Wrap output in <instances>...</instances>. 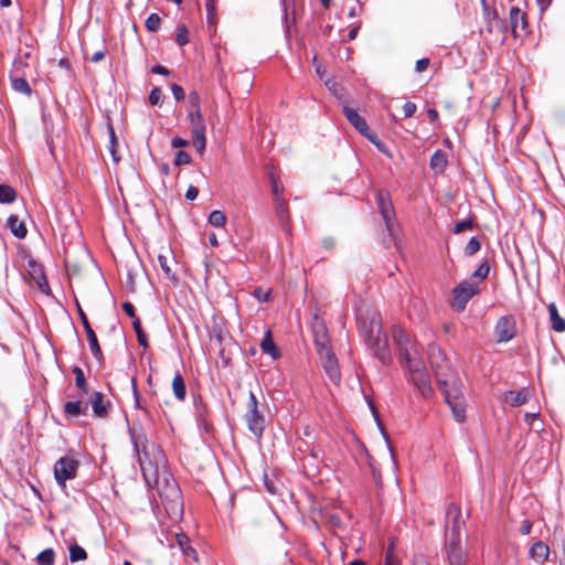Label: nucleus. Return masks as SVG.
Returning a JSON list of instances; mask_svg holds the SVG:
<instances>
[{
	"label": "nucleus",
	"instance_id": "f257e3e1",
	"mask_svg": "<svg viewBox=\"0 0 565 565\" xmlns=\"http://www.w3.org/2000/svg\"><path fill=\"white\" fill-rule=\"evenodd\" d=\"M392 337L398 351L399 362L408 372L409 380L417 387L423 397H429L433 393V388L417 342L399 327L393 328Z\"/></svg>",
	"mask_w": 565,
	"mask_h": 565
},
{
	"label": "nucleus",
	"instance_id": "f03ea898",
	"mask_svg": "<svg viewBox=\"0 0 565 565\" xmlns=\"http://www.w3.org/2000/svg\"><path fill=\"white\" fill-rule=\"evenodd\" d=\"M138 441L135 440V448L138 452L139 465L142 476L148 486H157L161 476H166V456L163 451L154 444L145 445L142 451H139Z\"/></svg>",
	"mask_w": 565,
	"mask_h": 565
},
{
	"label": "nucleus",
	"instance_id": "7ed1b4c3",
	"mask_svg": "<svg viewBox=\"0 0 565 565\" xmlns=\"http://www.w3.org/2000/svg\"><path fill=\"white\" fill-rule=\"evenodd\" d=\"M188 102L190 105L188 118L191 125L192 142L196 151L202 153L206 147V137L198 94L195 92L190 93Z\"/></svg>",
	"mask_w": 565,
	"mask_h": 565
},
{
	"label": "nucleus",
	"instance_id": "20e7f679",
	"mask_svg": "<svg viewBox=\"0 0 565 565\" xmlns=\"http://www.w3.org/2000/svg\"><path fill=\"white\" fill-rule=\"evenodd\" d=\"M428 360L439 387L449 385V383H455L459 380L449 360L445 356V353L439 347L434 344L428 347Z\"/></svg>",
	"mask_w": 565,
	"mask_h": 565
},
{
	"label": "nucleus",
	"instance_id": "39448f33",
	"mask_svg": "<svg viewBox=\"0 0 565 565\" xmlns=\"http://www.w3.org/2000/svg\"><path fill=\"white\" fill-rule=\"evenodd\" d=\"M440 390L444 393L445 401L449 405L454 418L458 423H462L466 419V399L461 391V382L457 380L455 383L441 386Z\"/></svg>",
	"mask_w": 565,
	"mask_h": 565
},
{
	"label": "nucleus",
	"instance_id": "423d86ee",
	"mask_svg": "<svg viewBox=\"0 0 565 565\" xmlns=\"http://www.w3.org/2000/svg\"><path fill=\"white\" fill-rule=\"evenodd\" d=\"M479 291L478 284L468 280L460 281L451 291L450 307L457 312L463 311L469 300Z\"/></svg>",
	"mask_w": 565,
	"mask_h": 565
},
{
	"label": "nucleus",
	"instance_id": "0eeeda50",
	"mask_svg": "<svg viewBox=\"0 0 565 565\" xmlns=\"http://www.w3.org/2000/svg\"><path fill=\"white\" fill-rule=\"evenodd\" d=\"M79 461L73 455L61 457L54 465V478L56 483L65 488L66 481L76 478Z\"/></svg>",
	"mask_w": 565,
	"mask_h": 565
},
{
	"label": "nucleus",
	"instance_id": "6e6552de",
	"mask_svg": "<svg viewBox=\"0 0 565 565\" xmlns=\"http://www.w3.org/2000/svg\"><path fill=\"white\" fill-rule=\"evenodd\" d=\"M248 411L245 415V419L249 430L256 436L260 437L265 428V419L258 412V402L253 392L249 393L247 403Z\"/></svg>",
	"mask_w": 565,
	"mask_h": 565
},
{
	"label": "nucleus",
	"instance_id": "1a4fd4ad",
	"mask_svg": "<svg viewBox=\"0 0 565 565\" xmlns=\"http://www.w3.org/2000/svg\"><path fill=\"white\" fill-rule=\"evenodd\" d=\"M446 552L449 565H466V554L461 548L459 533L455 527L451 530V536L447 540Z\"/></svg>",
	"mask_w": 565,
	"mask_h": 565
},
{
	"label": "nucleus",
	"instance_id": "9d476101",
	"mask_svg": "<svg viewBox=\"0 0 565 565\" xmlns=\"http://www.w3.org/2000/svg\"><path fill=\"white\" fill-rule=\"evenodd\" d=\"M376 202L388 233L393 234V221L395 212L388 193L385 191H379L376 194Z\"/></svg>",
	"mask_w": 565,
	"mask_h": 565
},
{
	"label": "nucleus",
	"instance_id": "9b49d317",
	"mask_svg": "<svg viewBox=\"0 0 565 565\" xmlns=\"http://www.w3.org/2000/svg\"><path fill=\"white\" fill-rule=\"evenodd\" d=\"M322 366L328 375V377L333 383H339L341 380V373L338 364V360L332 350L327 352L319 353Z\"/></svg>",
	"mask_w": 565,
	"mask_h": 565
},
{
	"label": "nucleus",
	"instance_id": "f8f14e48",
	"mask_svg": "<svg viewBox=\"0 0 565 565\" xmlns=\"http://www.w3.org/2000/svg\"><path fill=\"white\" fill-rule=\"evenodd\" d=\"M495 335L498 342H508L516 334L515 322L512 318L501 317L495 324Z\"/></svg>",
	"mask_w": 565,
	"mask_h": 565
},
{
	"label": "nucleus",
	"instance_id": "ddd939ff",
	"mask_svg": "<svg viewBox=\"0 0 565 565\" xmlns=\"http://www.w3.org/2000/svg\"><path fill=\"white\" fill-rule=\"evenodd\" d=\"M78 315H79L82 324L85 329V332H86V335L88 339L89 350H90L92 354L98 361H100L103 358V353H102V349H100L98 340H97V335H96L95 331L93 330V328L90 327L89 321L82 308H78Z\"/></svg>",
	"mask_w": 565,
	"mask_h": 565
},
{
	"label": "nucleus",
	"instance_id": "4468645a",
	"mask_svg": "<svg viewBox=\"0 0 565 565\" xmlns=\"http://www.w3.org/2000/svg\"><path fill=\"white\" fill-rule=\"evenodd\" d=\"M31 55L29 52L19 53L13 61L11 75L31 76L32 70L29 64Z\"/></svg>",
	"mask_w": 565,
	"mask_h": 565
},
{
	"label": "nucleus",
	"instance_id": "2eb2a0df",
	"mask_svg": "<svg viewBox=\"0 0 565 565\" xmlns=\"http://www.w3.org/2000/svg\"><path fill=\"white\" fill-rule=\"evenodd\" d=\"M177 545L185 557L192 558L198 562V553L191 546L190 539L184 533H177L173 545Z\"/></svg>",
	"mask_w": 565,
	"mask_h": 565
},
{
	"label": "nucleus",
	"instance_id": "dca6fc26",
	"mask_svg": "<svg viewBox=\"0 0 565 565\" xmlns=\"http://www.w3.org/2000/svg\"><path fill=\"white\" fill-rule=\"evenodd\" d=\"M315 344L319 353L327 352L331 350L330 341L326 332V328L322 323H317L315 326Z\"/></svg>",
	"mask_w": 565,
	"mask_h": 565
},
{
	"label": "nucleus",
	"instance_id": "f3484780",
	"mask_svg": "<svg viewBox=\"0 0 565 565\" xmlns=\"http://www.w3.org/2000/svg\"><path fill=\"white\" fill-rule=\"evenodd\" d=\"M158 262H159V266H160V269L162 271L163 278L175 285L178 282V278H177L175 273H174V270L172 268L175 265L174 259L173 258H168L164 255H159L158 256Z\"/></svg>",
	"mask_w": 565,
	"mask_h": 565
},
{
	"label": "nucleus",
	"instance_id": "a211bd4d",
	"mask_svg": "<svg viewBox=\"0 0 565 565\" xmlns=\"http://www.w3.org/2000/svg\"><path fill=\"white\" fill-rule=\"evenodd\" d=\"M529 556L537 563H543L550 556V547L542 541L534 542L529 550Z\"/></svg>",
	"mask_w": 565,
	"mask_h": 565
},
{
	"label": "nucleus",
	"instance_id": "6ab92c4d",
	"mask_svg": "<svg viewBox=\"0 0 565 565\" xmlns=\"http://www.w3.org/2000/svg\"><path fill=\"white\" fill-rule=\"evenodd\" d=\"M343 113L347 117V119L350 121V124L360 132H364V131H367V124L366 121L364 120V118H362L358 113L356 110L348 107V106H344L343 107Z\"/></svg>",
	"mask_w": 565,
	"mask_h": 565
},
{
	"label": "nucleus",
	"instance_id": "aec40b11",
	"mask_svg": "<svg viewBox=\"0 0 565 565\" xmlns=\"http://www.w3.org/2000/svg\"><path fill=\"white\" fill-rule=\"evenodd\" d=\"M29 76H21V75H11L10 74V81H11V87L14 92L23 94L25 96H30L32 94V89L28 83Z\"/></svg>",
	"mask_w": 565,
	"mask_h": 565
},
{
	"label": "nucleus",
	"instance_id": "412c9836",
	"mask_svg": "<svg viewBox=\"0 0 565 565\" xmlns=\"http://www.w3.org/2000/svg\"><path fill=\"white\" fill-rule=\"evenodd\" d=\"M551 327L556 332L565 331V320L558 315L557 307L554 302H551L547 306Z\"/></svg>",
	"mask_w": 565,
	"mask_h": 565
},
{
	"label": "nucleus",
	"instance_id": "4be33fe9",
	"mask_svg": "<svg viewBox=\"0 0 565 565\" xmlns=\"http://www.w3.org/2000/svg\"><path fill=\"white\" fill-rule=\"evenodd\" d=\"M379 360L386 364L391 362V352L388 350L387 338L384 337L381 341L374 342L371 348Z\"/></svg>",
	"mask_w": 565,
	"mask_h": 565
},
{
	"label": "nucleus",
	"instance_id": "5701e85b",
	"mask_svg": "<svg viewBox=\"0 0 565 565\" xmlns=\"http://www.w3.org/2000/svg\"><path fill=\"white\" fill-rule=\"evenodd\" d=\"M385 335L379 321H372L365 335V341L370 348L374 342L381 341Z\"/></svg>",
	"mask_w": 565,
	"mask_h": 565
},
{
	"label": "nucleus",
	"instance_id": "b1692460",
	"mask_svg": "<svg viewBox=\"0 0 565 565\" xmlns=\"http://www.w3.org/2000/svg\"><path fill=\"white\" fill-rule=\"evenodd\" d=\"M7 225L11 233L18 238H24L28 234L24 223L21 222L17 215L11 214L7 220Z\"/></svg>",
	"mask_w": 565,
	"mask_h": 565
},
{
	"label": "nucleus",
	"instance_id": "393cba45",
	"mask_svg": "<svg viewBox=\"0 0 565 565\" xmlns=\"http://www.w3.org/2000/svg\"><path fill=\"white\" fill-rule=\"evenodd\" d=\"M510 23L515 36L518 35L519 29L523 30L525 28L524 14L516 7H513L510 10Z\"/></svg>",
	"mask_w": 565,
	"mask_h": 565
},
{
	"label": "nucleus",
	"instance_id": "a878e982",
	"mask_svg": "<svg viewBox=\"0 0 565 565\" xmlns=\"http://www.w3.org/2000/svg\"><path fill=\"white\" fill-rule=\"evenodd\" d=\"M529 401V394L525 390L522 391H509L505 394V402L511 406H521Z\"/></svg>",
	"mask_w": 565,
	"mask_h": 565
},
{
	"label": "nucleus",
	"instance_id": "bb28decb",
	"mask_svg": "<svg viewBox=\"0 0 565 565\" xmlns=\"http://www.w3.org/2000/svg\"><path fill=\"white\" fill-rule=\"evenodd\" d=\"M90 403H92L94 415L96 417H105L107 415V405L104 401V396L102 393H99V392L94 393V395L92 396Z\"/></svg>",
	"mask_w": 565,
	"mask_h": 565
},
{
	"label": "nucleus",
	"instance_id": "cd10ccee",
	"mask_svg": "<svg viewBox=\"0 0 565 565\" xmlns=\"http://www.w3.org/2000/svg\"><path fill=\"white\" fill-rule=\"evenodd\" d=\"M260 348L264 353L270 355L273 359L279 358V352L276 348V344L274 343V340L271 338V333L269 330L265 333V337L260 343Z\"/></svg>",
	"mask_w": 565,
	"mask_h": 565
},
{
	"label": "nucleus",
	"instance_id": "c85d7f7f",
	"mask_svg": "<svg viewBox=\"0 0 565 565\" xmlns=\"http://www.w3.org/2000/svg\"><path fill=\"white\" fill-rule=\"evenodd\" d=\"M87 409V405L83 404L81 401L66 402L64 405V411L70 416H78L85 414Z\"/></svg>",
	"mask_w": 565,
	"mask_h": 565
},
{
	"label": "nucleus",
	"instance_id": "c756f323",
	"mask_svg": "<svg viewBox=\"0 0 565 565\" xmlns=\"http://www.w3.org/2000/svg\"><path fill=\"white\" fill-rule=\"evenodd\" d=\"M172 390H173L174 396L179 401H183L185 398L186 390H185L184 380L181 376V374H179V373L175 374L172 380Z\"/></svg>",
	"mask_w": 565,
	"mask_h": 565
},
{
	"label": "nucleus",
	"instance_id": "7c9ffc66",
	"mask_svg": "<svg viewBox=\"0 0 565 565\" xmlns=\"http://www.w3.org/2000/svg\"><path fill=\"white\" fill-rule=\"evenodd\" d=\"M447 166V157L441 150H437L430 158V167L435 171H443Z\"/></svg>",
	"mask_w": 565,
	"mask_h": 565
},
{
	"label": "nucleus",
	"instance_id": "2f4dec72",
	"mask_svg": "<svg viewBox=\"0 0 565 565\" xmlns=\"http://www.w3.org/2000/svg\"><path fill=\"white\" fill-rule=\"evenodd\" d=\"M226 215L224 212L214 210L210 213L207 222L214 227H224L226 224Z\"/></svg>",
	"mask_w": 565,
	"mask_h": 565
},
{
	"label": "nucleus",
	"instance_id": "473e14b6",
	"mask_svg": "<svg viewBox=\"0 0 565 565\" xmlns=\"http://www.w3.org/2000/svg\"><path fill=\"white\" fill-rule=\"evenodd\" d=\"M132 328H134V330L136 332L138 343L143 349H147L149 347V343H148L147 335H146V333L143 332V330L141 328V323H140L139 318H135V320L132 321Z\"/></svg>",
	"mask_w": 565,
	"mask_h": 565
},
{
	"label": "nucleus",
	"instance_id": "72a5a7b5",
	"mask_svg": "<svg viewBox=\"0 0 565 565\" xmlns=\"http://www.w3.org/2000/svg\"><path fill=\"white\" fill-rule=\"evenodd\" d=\"M86 558L87 553L82 546L77 544H73L70 546V561L72 563L85 561Z\"/></svg>",
	"mask_w": 565,
	"mask_h": 565
},
{
	"label": "nucleus",
	"instance_id": "f704fd0d",
	"mask_svg": "<svg viewBox=\"0 0 565 565\" xmlns=\"http://www.w3.org/2000/svg\"><path fill=\"white\" fill-rule=\"evenodd\" d=\"M216 1L217 0H205L206 18L210 25H215L217 21Z\"/></svg>",
	"mask_w": 565,
	"mask_h": 565
},
{
	"label": "nucleus",
	"instance_id": "c9c22d12",
	"mask_svg": "<svg viewBox=\"0 0 565 565\" xmlns=\"http://www.w3.org/2000/svg\"><path fill=\"white\" fill-rule=\"evenodd\" d=\"M271 190L275 195L276 201L279 203L280 206L284 205V200L281 199V192H282V185L279 182V179L274 174H269Z\"/></svg>",
	"mask_w": 565,
	"mask_h": 565
},
{
	"label": "nucleus",
	"instance_id": "e433bc0d",
	"mask_svg": "<svg viewBox=\"0 0 565 565\" xmlns=\"http://www.w3.org/2000/svg\"><path fill=\"white\" fill-rule=\"evenodd\" d=\"M15 191L11 186L0 185V203H11L15 200Z\"/></svg>",
	"mask_w": 565,
	"mask_h": 565
},
{
	"label": "nucleus",
	"instance_id": "4c0bfd02",
	"mask_svg": "<svg viewBox=\"0 0 565 565\" xmlns=\"http://www.w3.org/2000/svg\"><path fill=\"white\" fill-rule=\"evenodd\" d=\"M33 279L35 280L38 287L40 288V290L42 292L49 294L50 287H49L47 280L41 269L34 270Z\"/></svg>",
	"mask_w": 565,
	"mask_h": 565
},
{
	"label": "nucleus",
	"instance_id": "58836bf2",
	"mask_svg": "<svg viewBox=\"0 0 565 565\" xmlns=\"http://www.w3.org/2000/svg\"><path fill=\"white\" fill-rule=\"evenodd\" d=\"M73 373L75 375V384H76V386L78 388H81L84 393H87L88 392L87 383H86L83 370L81 367H78V366H75L73 369Z\"/></svg>",
	"mask_w": 565,
	"mask_h": 565
},
{
	"label": "nucleus",
	"instance_id": "ea45409f",
	"mask_svg": "<svg viewBox=\"0 0 565 565\" xmlns=\"http://www.w3.org/2000/svg\"><path fill=\"white\" fill-rule=\"evenodd\" d=\"M54 557H55L54 551L52 548H47V550L42 551L38 555L36 559H38L39 564H41V565H53Z\"/></svg>",
	"mask_w": 565,
	"mask_h": 565
},
{
	"label": "nucleus",
	"instance_id": "a19ab883",
	"mask_svg": "<svg viewBox=\"0 0 565 565\" xmlns=\"http://www.w3.org/2000/svg\"><path fill=\"white\" fill-rule=\"evenodd\" d=\"M161 19L157 13H151L147 20H146V28L151 31L156 32L160 29Z\"/></svg>",
	"mask_w": 565,
	"mask_h": 565
},
{
	"label": "nucleus",
	"instance_id": "79ce46f5",
	"mask_svg": "<svg viewBox=\"0 0 565 565\" xmlns=\"http://www.w3.org/2000/svg\"><path fill=\"white\" fill-rule=\"evenodd\" d=\"M481 244L477 237H471L465 247V254L468 256L475 255L480 250Z\"/></svg>",
	"mask_w": 565,
	"mask_h": 565
},
{
	"label": "nucleus",
	"instance_id": "37998d69",
	"mask_svg": "<svg viewBox=\"0 0 565 565\" xmlns=\"http://www.w3.org/2000/svg\"><path fill=\"white\" fill-rule=\"evenodd\" d=\"M175 41L179 45H185L189 42V32L184 25L177 28Z\"/></svg>",
	"mask_w": 565,
	"mask_h": 565
},
{
	"label": "nucleus",
	"instance_id": "c03bdc74",
	"mask_svg": "<svg viewBox=\"0 0 565 565\" xmlns=\"http://www.w3.org/2000/svg\"><path fill=\"white\" fill-rule=\"evenodd\" d=\"M490 271V266L487 262H483L472 274V277L483 280L487 278Z\"/></svg>",
	"mask_w": 565,
	"mask_h": 565
},
{
	"label": "nucleus",
	"instance_id": "a18cd8bd",
	"mask_svg": "<svg viewBox=\"0 0 565 565\" xmlns=\"http://www.w3.org/2000/svg\"><path fill=\"white\" fill-rule=\"evenodd\" d=\"M190 161H191V157L188 152H185L183 150H179L175 153V158H174L175 166L188 164V163H190Z\"/></svg>",
	"mask_w": 565,
	"mask_h": 565
},
{
	"label": "nucleus",
	"instance_id": "49530a36",
	"mask_svg": "<svg viewBox=\"0 0 565 565\" xmlns=\"http://www.w3.org/2000/svg\"><path fill=\"white\" fill-rule=\"evenodd\" d=\"M271 290L263 289L260 287L256 288L253 292L254 297L259 301H268L270 298Z\"/></svg>",
	"mask_w": 565,
	"mask_h": 565
},
{
	"label": "nucleus",
	"instance_id": "de8ad7c7",
	"mask_svg": "<svg viewBox=\"0 0 565 565\" xmlns=\"http://www.w3.org/2000/svg\"><path fill=\"white\" fill-rule=\"evenodd\" d=\"M473 226V223L471 220H465V221H460L458 222L455 227H454V233L455 234H459V233H462L463 231L466 230H471Z\"/></svg>",
	"mask_w": 565,
	"mask_h": 565
},
{
	"label": "nucleus",
	"instance_id": "09e8293b",
	"mask_svg": "<svg viewBox=\"0 0 565 565\" xmlns=\"http://www.w3.org/2000/svg\"><path fill=\"white\" fill-rule=\"evenodd\" d=\"M109 137H110V153L114 159V161L118 162L119 158L116 156L115 147L117 145V138L114 131V128L109 126Z\"/></svg>",
	"mask_w": 565,
	"mask_h": 565
},
{
	"label": "nucleus",
	"instance_id": "8fccbe9b",
	"mask_svg": "<svg viewBox=\"0 0 565 565\" xmlns=\"http://www.w3.org/2000/svg\"><path fill=\"white\" fill-rule=\"evenodd\" d=\"M162 98V92L160 88L154 87L151 89L149 94V102L151 105H158L161 102Z\"/></svg>",
	"mask_w": 565,
	"mask_h": 565
},
{
	"label": "nucleus",
	"instance_id": "3c124183",
	"mask_svg": "<svg viewBox=\"0 0 565 565\" xmlns=\"http://www.w3.org/2000/svg\"><path fill=\"white\" fill-rule=\"evenodd\" d=\"M417 109V106L415 103L406 102L403 106L404 116L406 118L412 117Z\"/></svg>",
	"mask_w": 565,
	"mask_h": 565
},
{
	"label": "nucleus",
	"instance_id": "603ef678",
	"mask_svg": "<svg viewBox=\"0 0 565 565\" xmlns=\"http://www.w3.org/2000/svg\"><path fill=\"white\" fill-rule=\"evenodd\" d=\"M172 94L174 98L179 102L184 98V90L183 88L178 84H172L171 86Z\"/></svg>",
	"mask_w": 565,
	"mask_h": 565
},
{
	"label": "nucleus",
	"instance_id": "864d4df0",
	"mask_svg": "<svg viewBox=\"0 0 565 565\" xmlns=\"http://www.w3.org/2000/svg\"><path fill=\"white\" fill-rule=\"evenodd\" d=\"M520 533L522 535H529L532 531V522L530 520H523L521 522V525H520V529H519Z\"/></svg>",
	"mask_w": 565,
	"mask_h": 565
},
{
	"label": "nucleus",
	"instance_id": "5fc2aeb1",
	"mask_svg": "<svg viewBox=\"0 0 565 565\" xmlns=\"http://www.w3.org/2000/svg\"><path fill=\"white\" fill-rule=\"evenodd\" d=\"M122 310L129 318L132 319V321L135 320V318H137L135 313V307L131 302H124Z\"/></svg>",
	"mask_w": 565,
	"mask_h": 565
},
{
	"label": "nucleus",
	"instance_id": "6e6d98bb",
	"mask_svg": "<svg viewBox=\"0 0 565 565\" xmlns=\"http://www.w3.org/2000/svg\"><path fill=\"white\" fill-rule=\"evenodd\" d=\"M384 565H399L396 557L393 555L392 548H388L385 555V564Z\"/></svg>",
	"mask_w": 565,
	"mask_h": 565
},
{
	"label": "nucleus",
	"instance_id": "4d7b16f0",
	"mask_svg": "<svg viewBox=\"0 0 565 565\" xmlns=\"http://www.w3.org/2000/svg\"><path fill=\"white\" fill-rule=\"evenodd\" d=\"M198 195H199V190L195 186L190 185L185 192V198L189 201H193L198 198Z\"/></svg>",
	"mask_w": 565,
	"mask_h": 565
},
{
	"label": "nucleus",
	"instance_id": "13d9d810",
	"mask_svg": "<svg viewBox=\"0 0 565 565\" xmlns=\"http://www.w3.org/2000/svg\"><path fill=\"white\" fill-rule=\"evenodd\" d=\"M429 66V60L428 58H420L416 62V71L418 73H422L427 70Z\"/></svg>",
	"mask_w": 565,
	"mask_h": 565
},
{
	"label": "nucleus",
	"instance_id": "bf43d9fd",
	"mask_svg": "<svg viewBox=\"0 0 565 565\" xmlns=\"http://www.w3.org/2000/svg\"><path fill=\"white\" fill-rule=\"evenodd\" d=\"M171 145L173 148H182V147L188 146L189 142H188V140H185L183 138L175 137L171 140Z\"/></svg>",
	"mask_w": 565,
	"mask_h": 565
},
{
	"label": "nucleus",
	"instance_id": "052dcab7",
	"mask_svg": "<svg viewBox=\"0 0 565 565\" xmlns=\"http://www.w3.org/2000/svg\"><path fill=\"white\" fill-rule=\"evenodd\" d=\"M151 71L154 74H160V75H166V76L170 74V71L162 65H154L151 68Z\"/></svg>",
	"mask_w": 565,
	"mask_h": 565
},
{
	"label": "nucleus",
	"instance_id": "680f3d73",
	"mask_svg": "<svg viewBox=\"0 0 565 565\" xmlns=\"http://www.w3.org/2000/svg\"><path fill=\"white\" fill-rule=\"evenodd\" d=\"M105 54H106V52L104 50L103 51H97V52H95L92 55L90 61L94 62V63H97V62L102 61L105 57Z\"/></svg>",
	"mask_w": 565,
	"mask_h": 565
},
{
	"label": "nucleus",
	"instance_id": "e2e57ef3",
	"mask_svg": "<svg viewBox=\"0 0 565 565\" xmlns=\"http://www.w3.org/2000/svg\"><path fill=\"white\" fill-rule=\"evenodd\" d=\"M361 135L364 136L371 142L377 138V136L370 129V127H367V131H364Z\"/></svg>",
	"mask_w": 565,
	"mask_h": 565
},
{
	"label": "nucleus",
	"instance_id": "0e129e2a",
	"mask_svg": "<svg viewBox=\"0 0 565 565\" xmlns=\"http://www.w3.org/2000/svg\"><path fill=\"white\" fill-rule=\"evenodd\" d=\"M541 11L546 10L553 0H536Z\"/></svg>",
	"mask_w": 565,
	"mask_h": 565
},
{
	"label": "nucleus",
	"instance_id": "69168bd1",
	"mask_svg": "<svg viewBox=\"0 0 565 565\" xmlns=\"http://www.w3.org/2000/svg\"><path fill=\"white\" fill-rule=\"evenodd\" d=\"M427 115H428V118L433 121L438 119V111L434 108L428 109Z\"/></svg>",
	"mask_w": 565,
	"mask_h": 565
},
{
	"label": "nucleus",
	"instance_id": "338daca9",
	"mask_svg": "<svg viewBox=\"0 0 565 565\" xmlns=\"http://www.w3.org/2000/svg\"><path fill=\"white\" fill-rule=\"evenodd\" d=\"M209 242L210 244L213 246V247H217L218 246V241H217V237L214 233H211L209 235Z\"/></svg>",
	"mask_w": 565,
	"mask_h": 565
},
{
	"label": "nucleus",
	"instance_id": "774afa93",
	"mask_svg": "<svg viewBox=\"0 0 565 565\" xmlns=\"http://www.w3.org/2000/svg\"><path fill=\"white\" fill-rule=\"evenodd\" d=\"M413 565H429V563L424 557H416L414 559Z\"/></svg>",
	"mask_w": 565,
	"mask_h": 565
}]
</instances>
